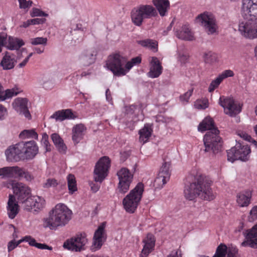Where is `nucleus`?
Segmentation results:
<instances>
[{"mask_svg":"<svg viewBox=\"0 0 257 257\" xmlns=\"http://www.w3.org/2000/svg\"><path fill=\"white\" fill-rule=\"evenodd\" d=\"M190 178H192V182L186 184L184 190V196L187 199L193 200L198 197L208 201L215 199V195L211 188V180L198 173L193 177L192 175L188 176V179Z\"/></svg>","mask_w":257,"mask_h":257,"instance_id":"nucleus-1","label":"nucleus"},{"mask_svg":"<svg viewBox=\"0 0 257 257\" xmlns=\"http://www.w3.org/2000/svg\"><path fill=\"white\" fill-rule=\"evenodd\" d=\"M198 130L201 132L209 130L203 139L205 152H212L213 154H216L220 151L222 142L219 136V131L215 126L214 120L211 117H206L199 123Z\"/></svg>","mask_w":257,"mask_h":257,"instance_id":"nucleus-2","label":"nucleus"},{"mask_svg":"<svg viewBox=\"0 0 257 257\" xmlns=\"http://www.w3.org/2000/svg\"><path fill=\"white\" fill-rule=\"evenodd\" d=\"M72 212L63 203L55 205L49 212V217L43 219V226L51 230H56L68 223L72 218Z\"/></svg>","mask_w":257,"mask_h":257,"instance_id":"nucleus-3","label":"nucleus"},{"mask_svg":"<svg viewBox=\"0 0 257 257\" xmlns=\"http://www.w3.org/2000/svg\"><path fill=\"white\" fill-rule=\"evenodd\" d=\"M144 191V185L142 182L137 184L122 200L123 207L127 212H135L142 199Z\"/></svg>","mask_w":257,"mask_h":257,"instance_id":"nucleus-4","label":"nucleus"},{"mask_svg":"<svg viewBox=\"0 0 257 257\" xmlns=\"http://www.w3.org/2000/svg\"><path fill=\"white\" fill-rule=\"evenodd\" d=\"M126 63V58L119 53L110 55L106 62V67L114 76H122L126 74V71L124 68Z\"/></svg>","mask_w":257,"mask_h":257,"instance_id":"nucleus-5","label":"nucleus"},{"mask_svg":"<svg viewBox=\"0 0 257 257\" xmlns=\"http://www.w3.org/2000/svg\"><path fill=\"white\" fill-rule=\"evenodd\" d=\"M238 30L244 37L257 38V17H243L239 22Z\"/></svg>","mask_w":257,"mask_h":257,"instance_id":"nucleus-6","label":"nucleus"},{"mask_svg":"<svg viewBox=\"0 0 257 257\" xmlns=\"http://www.w3.org/2000/svg\"><path fill=\"white\" fill-rule=\"evenodd\" d=\"M0 176L2 178H24L26 181H31L34 179L31 173L25 169L18 166L6 167L0 168Z\"/></svg>","mask_w":257,"mask_h":257,"instance_id":"nucleus-7","label":"nucleus"},{"mask_svg":"<svg viewBox=\"0 0 257 257\" xmlns=\"http://www.w3.org/2000/svg\"><path fill=\"white\" fill-rule=\"evenodd\" d=\"M250 153L248 145L238 143L227 151V159L232 163L237 160L246 161L248 160Z\"/></svg>","mask_w":257,"mask_h":257,"instance_id":"nucleus-8","label":"nucleus"},{"mask_svg":"<svg viewBox=\"0 0 257 257\" xmlns=\"http://www.w3.org/2000/svg\"><path fill=\"white\" fill-rule=\"evenodd\" d=\"M110 167V160L106 156L101 158L95 165L94 179L95 182L101 183L108 175Z\"/></svg>","mask_w":257,"mask_h":257,"instance_id":"nucleus-9","label":"nucleus"},{"mask_svg":"<svg viewBox=\"0 0 257 257\" xmlns=\"http://www.w3.org/2000/svg\"><path fill=\"white\" fill-rule=\"evenodd\" d=\"M119 180L117 190L119 193L124 194L128 191L133 181L134 175L126 168H122L117 173Z\"/></svg>","mask_w":257,"mask_h":257,"instance_id":"nucleus-10","label":"nucleus"},{"mask_svg":"<svg viewBox=\"0 0 257 257\" xmlns=\"http://www.w3.org/2000/svg\"><path fill=\"white\" fill-rule=\"evenodd\" d=\"M87 242V239L86 234L80 233L65 241L63 247L70 250L80 251L85 249L84 246Z\"/></svg>","mask_w":257,"mask_h":257,"instance_id":"nucleus-11","label":"nucleus"},{"mask_svg":"<svg viewBox=\"0 0 257 257\" xmlns=\"http://www.w3.org/2000/svg\"><path fill=\"white\" fill-rule=\"evenodd\" d=\"M219 103L224 108L225 113L231 116L239 113L241 110L239 106L235 103L232 98L221 96Z\"/></svg>","mask_w":257,"mask_h":257,"instance_id":"nucleus-12","label":"nucleus"},{"mask_svg":"<svg viewBox=\"0 0 257 257\" xmlns=\"http://www.w3.org/2000/svg\"><path fill=\"white\" fill-rule=\"evenodd\" d=\"M20 148H22L23 159H32L38 153L39 148L34 141L21 142L19 143Z\"/></svg>","mask_w":257,"mask_h":257,"instance_id":"nucleus-13","label":"nucleus"},{"mask_svg":"<svg viewBox=\"0 0 257 257\" xmlns=\"http://www.w3.org/2000/svg\"><path fill=\"white\" fill-rule=\"evenodd\" d=\"M12 188L15 198L19 202H24L31 194V189L26 184L21 182H14Z\"/></svg>","mask_w":257,"mask_h":257,"instance_id":"nucleus-14","label":"nucleus"},{"mask_svg":"<svg viewBox=\"0 0 257 257\" xmlns=\"http://www.w3.org/2000/svg\"><path fill=\"white\" fill-rule=\"evenodd\" d=\"M196 22L200 23L209 35L214 34L217 31L218 26L214 17H196Z\"/></svg>","mask_w":257,"mask_h":257,"instance_id":"nucleus-15","label":"nucleus"},{"mask_svg":"<svg viewBox=\"0 0 257 257\" xmlns=\"http://www.w3.org/2000/svg\"><path fill=\"white\" fill-rule=\"evenodd\" d=\"M105 223H102L95 231L93 238V246L94 250L99 249L106 239L104 228Z\"/></svg>","mask_w":257,"mask_h":257,"instance_id":"nucleus-16","label":"nucleus"},{"mask_svg":"<svg viewBox=\"0 0 257 257\" xmlns=\"http://www.w3.org/2000/svg\"><path fill=\"white\" fill-rule=\"evenodd\" d=\"M28 100L26 98L18 97L12 103L13 108L19 114H22L28 118H31V114L28 108Z\"/></svg>","mask_w":257,"mask_h":257,"instance_id":"nucleus-17","label":"nucleus"},{"mask_svg":"<svg viewBox=\"0 0 257 257\" xmlns=\"http://www.w3.org/2000/svg\"><path fill=\"white\" fill-rule=\"evenodd\" d=\"M21 149L20 148L19 143L10 146L5 152L7 160L9 162H18L24 160Z\"/></svg>","mask_w":257,"mask_h":257,"instance_id":"nucleus-18","label":"nucleus"},{"mask_svg":"<svg viewBox=\"0 0 257 257\" xmlns=\"http://www.w3.org/2000/svg\"><path fill=\"white\" fill-rule=\"evenodd\" d=\"M157 11L151 5H140L134 8L131 12V16H153Z\"/></svg>","mask_w":257,"mask_h":257,"instance_id":"nucleus-19","label":"nucleus"},{"mask_svg":"<svg viewBox=\"0 0 257 257\" xmlns=\"http://www.w3.org/2000/svg\"><path fill=\"white\" fill-rule=\"evenodd\" d=\"M163 71L161 63L156 57H152L150 61V71L148 76L152 78L158 77Z\"/></svg>","mask_w":257,"mask_h":257,"instance_id":"nucleus-20","label":"nucleus"},{"mask_svg":"<svg viewBox=\"0 0 257 257\" xmlns=\"http://www.w3.org/2000/svg\"><path fill=\"white\" fill-rule=\"evenodd\" d=\"M155 241L156 240L154 235L151 233H148L146 237L143 239V242L144 245L140 254H142L145 257H147L152 250H154Z\"/></svg>","mask_w":257,"mask_h":257,"instance_id":"nucleus-21","label":"nucleus"},{"mask_svg":"<svg viewBox=\"0 0 257 257\" xmlns=\"http://www.w3.org/2000/svg\"><path fill=\"white\" fill-rule=\"evenodd\" d=\"M86 127L82 123L74 125L72 130V139L75 144H78L84 138Z\"/></svg>","mask_w":257,"mask_h":257,"instance_id":"nucleus-22","label":"nucleus"},{"mask_svg":"<svg viewBox=\"0 0 257 257\" xmlns=\"http://www.w3.org/2000/svg\"><path fill=\"white\" fill-rule=\"evenodd\" d=\"M234 75V72L231 70H226L223 71L215 79L212 81L208 87L209 92H213L219 86L223 79L228 77H232Z\"/></svg>","mask_w":257,"mask_h":257,"instance_id":"nucleus-23","label":"nucleus"},{"mask_svg":"<svg viewBox=\"0 0 257 257\" xmlns=\"http://www.w3.org/2000/svg\"><path fill=\"white\" fill-rule=\"evenodd\" d=\"M57 121H62L65 119H74L77 116L74 113L71 109H62L56 111L51 116Z\"/></svg>","mask_w":257,"mask_h":257,"instance_id":"nucleus-24","label":"nucleus"},{"mask_svg":"<svg viewBox=\"0 0 257 257\" xmlns=\"http://www.w3.org/2000/svg\"><path fill=\"white\" fill-rule=\"evenodd\" d=\"M8 214L11 219H14L19 212V205L16 202L15 197L13 195H9L7 206Z\"/></svg>","mask_w":257,"mask_h":257,"instance_id":"nucleus-25","label":"nucleus"},{"mask_svg":"<svg viewBox=\"0 0 257 257\" xmlns=\"http://www.w3.org/2000/svg\"><path fill=\"white\" fill-rule=\"evenodd\" d=\"M176 36L179 39L187 41H192L195 39L193 33L188 24L183 26L182 30L176 31Z\"/></svg>","mask_w":257,"mask_h":257,"instance_id":"nucleus-26","label":"nucleus"},{"mask_svg":"<svg viewBox=\"0 0 257 257\" xmlns=\"http://www.w3.org/2000/svg\"><path fill=\"white\" fill-rule=\"evenodd\" d=\"M153 4L156 8L161 16H164L170 9L168 0H153Z\"/></svg>","mask_w":257,"mask_h":257,"instance_id":"nucleus-27","label":"nucleus"},{"mask_svg":"<svg viewBox=\"0 0 257 257\" xmlns=\"http://www.w3.org/2000/svg\"><path fill=\"white\" fill-rule=\"evenodd\" d=\"M15 56L7 52L1 62V65L4 70L11 69L15 66Z\"/></svg>","mask_w":257,"mask_h":257,"instance_id":"nucleus-28","label":"nucleus"},{"mask_svg":"<svg viewBox=\"0 0 257 257\" xmlns=\"http://www.w3.org/2000/svg\"><path fill=\"white\" fill-rule=\"evenodd\" d=\"M80 60L84 66H89L94 62L95 56L91 51L86 50L80 56Z\"/></svg>","mask_w":257,"mask_h":257,"instance_id":"nucleus-29","label":"nucleus"},{"mask_svg":"<svg viewBox=\"0 0 257 257\" xmlns=\"http://www.w3.org/2000/svg\"><path fill=\"white\" fill-rule=\"evenodd\" d=\"M51 138L59 152L65 153L67 147L61 137L58 134L53 133L51 135Z\"/></svg>","mask_w":257,"mask_h":257,"instance_id":"nucleus-30","label":"nucleus"},{"mask_svg":"<svg viewBox=\"0 0 257 257\" xmlns=\"http://www.w3.org/2000/svg\"><path fill=\"white\" fill-rule=\"evenodd\" d=\"M33 203V209L35 211L41 210L45 205V200L40 196H33L29 199L27 200V203Z\"/></svg>","mask_w":257,"mask_h":257,"instance_id":"nucleus-31","label":"nucleus"},{"mask_svg":"<svg viewBox=\"0 0 257 257\" xmlns=\"http://www.w3.org/2000/svg\"><path fill=\"white\" fill-rule=\"evenodd\" d=\"M251 194L248 192H240L236 196V202L240 207H246L250 202Z\"/></svg>","mask_w":257,"mask_h":257,"instance_id":"nucleus-32","label":"nucleus"},{"mask_svg":"<svg viewBox=\"0 0 257 257\" xmlns=\"http://www.w3.org/2000/svg\"><path fill=\"white\" fill-rule=\"evenodd\" d=\"M152 132V129L150 127L145 125L143 128L139 131L140 142L143 144L147 142L151 136Z\"/></svg>","mask_w":257,"mask_h":257,"instance_id":"nucleus-33","label":"nucleus"},{"mask_svg":"<svg viewBox=\"0 0 257 257\" xmlns=\"http://www.w3.org/2000/svg\"><path fill=\"white\" fill-rule=\"evenodd\" d=\"M24 240H25V241L28 242L31 246H35L41 249H48L51 250L53 249L52 246H49L45 243L36 242V240L31 236H26L24 237Z\"/></svg>","mask_w":257,"mask_h":257,"instance_id":"nucleus-34","label":"nucleus"},{"mask_svg":"<svg viewBox=\"0 0 257 257\" xmlns=\"http://www.w3.org/2000/svg\"><path fill=\"white\" fill-rule=\"evenodd\" d=\"M25 43L22 40L10 37L7 47L10 50H18Z\"/></svg>","mask_w":257,"mask_h":257,"instance_id":"nucleus-35","label":"nucleus"},{"mask_svg":"<svg viewBox=\"0 0 257 257\" xmlns=\"http://www.w3.org/2000/svg\"><path fill=\"white\" fill-rule=\"evenodd\" d=\"M139 44L144 47L148 48L154 51H158V42L156 41L147 39L138 41Z\"/></svg>","mask_w":257,"mask_h":257,"instance_id":"nucleus-36","label":"nucleus"},{"mask_svg":"<svg viewBox=\"0 0 257 257\" xmlns=\"http://www.w3.org/2000/svg\"><path fill=\"white\" fill-rule=\"evenodd\" d=\"M67 179L69 192L72 194L77 190L75 177L72 174H69Z\"/></svg>","mask_w":257,"mask_h":257,"instance_id":"nucleus-37","label":"nucleus"},{"mask_svg":"<svg viewBox=\"0 0 257 257\" xmlns=\"http://www.w3.org/2000/svg\"><path fill=\"white\" fill-rule=\"evenodd\" d=\"M19 137L22 139H38V135L35 132V130H25L23 131L20 134Z\"/></svg>","mask_w":257,"mask_h":257,"instance_id":"nucleus-38","label":"nucleus"},{"mask_svg":"<svg viewBox=\"0 0 257 257\" xmlns=\"http://www.w3.org/2000/svg\"><path fill=\"white\" fill-rule=\"evenodd\" d=\"M170 164L169 163L165 162L161 167L158 175L169 179L170 177Z\"/></svg>","mask_w":257,"mask_h":257,"instance_id":"nucleus-39","label":"nucleus"},{"mask_svg":"<svg viewBox=\"0 0 257 257\" xmlns=\"http://www.w3.org/2000/svg\"><path fill=\"white\" fill-rule=\"evenodd\" d=\"M246 240L241 243L242 246H250L252 248H257V238L256 237H250L248 238L247 235H245Z\"/></svg>","mask_w":257,"mask_h":257,"instance_id":"nucleus-40","label":"nucleus"},{"mask_svg":"<svg viewBox=\"0 0 257 257\" xmlns=\"http://www.w3.org/2000/svg\"><path fill=\"white\" fill-rule=\"evenodd\" d=\"M204 59L206 63L211 64L216 62L218 57L216 53L209 51L204 54Z\"/></svg>","mask_w":257,"mask_h":257,"instance_id":"nucleus-41","label":"nucleus"},{"mask_svg":"<svg viewBox=\"0 0 257 257\" xmlns=\"http://www.w3.org/2000/svg\"><path fill=\"white\" fill-rule=\"evenodd\" d=\"M169 180V179L166 178L164 176L158 174V176L154 181V186L156 188H161L165 184H166L167 182Z\"/></svg>","mask_w":257,"mask_h":257,"instance_id":"nucleus-42","label":"nucleus"},{"mask_svg":"<svg viewBox=\"0 0 257 257\" xmlns=\"http://www.w3.org/2000/svg\"><path fill=\"white\" fill-rule=\"evenodd\" d=\"M226 246L221 244L217 247L213 257H225L226 254Z\"/></svg>","mask_w":257,"mask_h":257,"instance_id":"nucleus-43","label":"nucleus"},{"mask_svg":"<svg viewBox=\"0 0 257 257\" xmlns=\"http://www.w3.org/2000/svg\"><path fill=\"white\" fill-rule=\"evenodd\" d=\"M58 181L55 178H48L43 183V187L44 188H55L58 185Z\"/></svg>","mask_w":257,"mask_h":257,"instance_id":"nucleus-44","label":"nucleus"},{"mask_svg":"<svg viewBox=\"0 0 257 257\" xmlns=\"http://www.w3.org/2000/svg\"><path fill=\"white\" fill-rule=\"evenodd\" d=\"M194 106L198 109H205L208 107V101L206 99H198L195 101Z\"/></svg>","mask_w":257,"mask_h":257,"instance_id":"nucleus-45","label":"nucleus"},{"mask_svg":"<svg viewBox=\"0 0 257 257\" xmlns=\"http://www.w3.org/2000/svg\"><path fill=\"white\" fill-rule=\"evenodd\" d=\"M45 21V18L42 19H34L32 20H28L27 22H24L23 24L21 26L24 28H27L30 25H36L42 24Z\"/></svg>","mask_w":257,"mask_h":257,"instance_id":"nucleus-46","label":"nucleus"},{"mask_svg":"<svg viewBox=\"0 0 257 257\" xmlns=\"http://www.w3.org/2000/svg\"><path fill=\"white\" fill-rule=\"evenodd\" d=\"M49 136L46 133H43L41 141V144L46 149V152L51 151V145L49 142Z\"/></svg>","mask_w":257,"mask_h":257,"instance_id":"nucleus-47","label":"nucleus"},{"mask_svg":"<svg viewBox=\"0 0 257 257\" xmlns=\"http://www.w3.org/2000/svg\"><path fill=\"white\" fill-rule=\"evenodd\" d=\"M20 9L27 11L32 6L33 2L31 0H18Z\"/></svg>","mask_w":257,"mask_h":257,"instance_id":"nucleus-48","label":"nucleus"},{"mask_svg":"<svg viewBox=\"0 0 257 257\" xmlns=\"http://www.w3.org/2000/svg\"><path fill=\"white\" fill-rule=\"evenodd\" d=\"M47 38L43 37H37L31 39V43L33 45H43L45 46L47 43Z\"/></svg>","mask_w":257,"mask_h":257,"instance_id":"nucleus-49","label":"nucleus"},{"mask_svg":"<svg viewBox=\"0 0 257 257\" xmlns=\"http://www.w3.org/2000/svg\"><path fill=\"white\" fill-rule=\"evenodd\" d=\"M23 241H25V240H24V238L18 240V241H16L15 239L10 241L8 244V251L10 252L13 249H14Z\"/></svg>","mask_w":257,"mask_h":257,"instance_id":"nucleus-50","label":"nucleus"},{"mask_svg":"<svg viewBox=\"0 0 257 257\" xmlns=\"http://www.w3.org/2000/svg\"><path fill=\"white\" fill-rule=\"evenodd\" d=\"M193 92V88L189 89L186 93L183 94V95H180V100L181 102L183 103H187L189 101V98L192 95Z\"/></svg>","mask_w":257,"mask_h":257,"instance_id":"nucleus-51","label":"nucleus"},{"mask_svg":"<svg viewBox=\"0 0 257 257\" xmlns=\"http://www.w3.org/2000/svg\"><path fill=\"white\" fill-rule=\"evenodd\" d=\"M245 235H247L248 238L251 237H257V223L251 229L246 231Z\"/></svg>","mask_w":257,"mask_h":257,"instance_id":"nucleus-52","label":"nucleus"},{"mask_svg":"<svg viewBox=\"0 0 257 257\" xmlns=\"http://www.w3.org/2000/svg\"><path fill=\"white\" fill-rule=\"evenodd\" d=\"M238 249L236 247H231L227 248V257H237Z\"/></svg>","mask_w":257,"mask_h":257,"instance_id":"nucleus-53","label":"nucleus"},{"mask_svg":"<svg viewBox=\"0 0 257 257\" xmlns=\"http://www.w3.org/2000/svg\"><path fill=\"white\" fill-rule=\"evenodd\" d=\"M31 15V16H48L49 15L39 9L33 8Z\"/></svg>","mask_w":257,"mask_h":257,"instance_id":"nucleus-54","label":"nucleus"},{"mask_svg":"<svg viewBox=\"0 0 257 257\" xmlns=\"http://www.w3.org/2000/svg\"><path fill=\"white\" fill-rule=\"evenodd\" d=\"M7 35L4 33H0V53L2 51V47L7 44Z\"/></svg>","mask_w":257,"mask_h":257,"instance_id":"nucleus-55","label":"nucleus"},{"mask_svg":"<svg viewBox=\"0 0 257 257\" xmlns=\"http://www.w3.org/2000/svg\"><path fill=\"white\" fill-rule=\"evenodd\" d=\"M7 35L4 33H0V53L2 51V47L7 44Z\"/></svg>","mask_w":257,"mask_h":257,"instance_id":"nucleus-56","label":"nucleus"},{"mask_svg":"<svg viewBox=\"0 0 257 257\" xmlns=\"http://www.w3.org/2000/svg\"><path fill=\"white\" fill-rule=\"evenodd\" d=\"M8 111L7 108L3 105L0 104V120L4 119Z\"/></svg>","mask_w":257,"mask_h":257,"instance_id":"nucleus-57","label":"nucleus"},{"mask_svg":"<svg viewBox=\"0 0 257 257\" xmlns=\"http://www.w3.org/2000/svg\"><path fill=\"white\" fill-rule=\"evenodd\" d=\"M257 219V206H254L250 211L249 219L253 220Z\"/></svg>","mask_w":257,"mask_h":257,"instance_id":"nucleus-58","label":"nucleus"},{"mask_svg":"<svg viewBox=\"0 0 257 257\" xmlns=\"http://www.w3.org/2000/svg\"><path fill=\"white\" fill-rule=\"evenodd\" d=\"M31 198V197H28L25 200L24 202H20V203H24V208L25 210H27L28 211H31L33 209V203H27V200Z\"/></svg>","mask_w":257,"mask_h":257,"instance_id":"nucleus-59","label":"nucleus"},{"mask_svg":"<svg viewBox=\"0 0 257 257\" xmlns=\"http://www.w3.org/2000/svg\"><path fill=\"white\" fill-rule=\"evenodd\" d=\"M132 21L137 26H140L143 21V17H131Z\"/></svg>","mask_w":257,"mask_h":257,"instance_id":"nucleus-60","label":"nucleus"},{"mask_svg":"<svg viewBox=\"0 0 257 257\" xmlns=\"http://www.w3.org/2000/svg\"><path fill=\"white\" fill-rule=\"evenodd\" d=\"M181 252L180 249L172 251L168 257H181Z\"/></svg>","mask_w":257,"mask_h":257,"instance_id":"nucleus-61","label":"nucleus"},{"mask_svg":"<svg viewBox=\"0 0 257 257\" xmlns=\"http://www.w3.org/2000/svg\"><path fill=\"white\" fill-rule=\"evenodd\" d=\"M141 61L142 58L140 56L136 57L131 60V62L132 63L134 66L139 64L141 63Z\"/></svg>","mask_w":257,"mask_h":257,"instance_id":"nucleus-62","label":"nucleus"},{"mask_svg":"<svg viewBox=\"0 0 257 257\" xmlns=\"http://www.w3.org/2000/svg\"><path fill=\"white\" fill-rule=\"evenodd\" d=\"M133 66L134 65L132 64L131 61L127 62V60L126 59V63L124 65V68L125 71L126 72L129 71Z\"/></svg>","mask_w":257,"mask_h":257,"instance_id":"nucleus-63","label":"nucleus"},{"mask_svg":"<svg viewBox=\"0 0 257 257\" xmlns=\"http://www.w3.org/2000/svg\"><path fill=\"white\" fill-rule=\"evenodd\" d=\"M239 136H240L241 138H243V140H245V141H250L252 139H251V137L248 135V134L245 133H241L240 134H239Z\"/></svg>","mask_w":257,"mask_h":257,"instance_id":"nucleus-64","label":"nucleus"}]
</instances>
